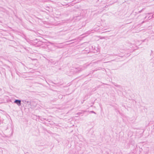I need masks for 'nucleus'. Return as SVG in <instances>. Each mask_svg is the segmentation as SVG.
I'll return each instance as SVG.
<instances>
[{
    "label": "nucleus",
    "mask_w": 154,
    "mask_h": 154,
    "mask_svg": "<svg viewBox=\"0 0 154 154\" xmlns=\"http://www.w3.org/2000/svg\"><path fill=\"white\" fill-rule=\"evenodd\" d=\"M40 120L42 121H43L44 120H46L47 121L48 120L42 117H41V118H40Z\"/></svg>",
    "instance_id": "nucleus-4"
},
{
    "label": "nucleus",
    "mask_w": 154,
    "mask_h": 154,
    "mask_svg": "<svg viewBox=\"0 0 154 154\" xmlns=\"http://www.w3.org/2000/svg\"><path fill=\"white\" fill-rule=\"evenodd\" d=\"M152 15H153V17H154V14H152Z\"/></svg>",
    "instance_id": "nucleus-17"
},
{
    "label": "nucleus",
    "mask_w": 154,
    "mask_h": 154,
    "mask_svg": "<svg viewBox=\"0 0 154 154\" xmlns=\"http://www.w3.org/2000/svg\"><path fill=\"white\" fill-rule=\"evenodd\" d=\"M85 68L84 67H79L77 69V70L78 71H81L85 69Z\"/></svg>",
    "instance_id": "nucleus-2"
},
{
    "label": "nucleus",
    "mask_w": 154,
    "mask_h": 154,
    "mask_svg": "<svg viewBox=\"0 0 154 154\" xmlns=\"http://www.w3.org/2000/svg\"><path fill=\"white\" fill-rule=\"evenodd\" d=\"M147 17H147V16H146L145 17L144 19H146V18H147Z\"/></svg>",
    "instance_id": "nucleus-14"
},
{
    "label": "nucleus",
    "mask_w": 154,
    "mask_h": 154,
    "mask_svg": "<svg viewBox=\"0 0 154 154\" xmlns=\"http://www.w3.org/2000/svg\"><path fill=\"white\" fill-rule=\"evenodd\" d=\"M143 9L142 10H140V11H139L138 13H140L141 12H142V11H143Z\"/></svg>",
    "instance_id": "nucleus-9"
},
{
    "label": "nucleus",
    "mask_w": 154,
    "mask_h": 154,
    "mask_svg": "<svg viewBox=\"0 0 154 154\" xmlns=\"http://www.w3.org/2000/svg\"><path fill=\"white\" fill-rule=\"evenodd\" d=\"M74 40H75V39H73V40H71V41H69V42L74 41Z\"/></svg>",
    "instance_id": "nucleus-15"
},
{
    "label": "nucleus",
    "mask_w": 154,
    "mask_h": 154,
    "mask_svg": "<svg viewBox=\"0 0 154 154\" xmlns=\"http://www.w3.org/2000/svg\"><path fill=\"white\" fill-rule=\"evenodd\" d=\"M150 18H151V17L150 16H149L148 17V19L149 20L150 19H150Z\"/></svg>",
    "instance_id": "nucleus-11"
},
{
    "label": "nucleus",
    "mask_w": 154,
    "mask_h": 154,
    "mask_svg": "<svg viewBox=\"0 0 154 154\" xmlns=\"http://www.w3.org/2000/svg\"><path fill=\"white\" fill-rule=\"evenodd\" d=\"M14 103H16L19 106L21 105V100H20L16 99L14 101Z\"/></svg>",
    "instance_id": "nucleus-1"
},
{
    "label": "nucleus",
    "mask_w": 154,
    "mask_h": 154,
    "mask_svg": "<svg viewBox=\"0 0 154 154\" xmlns=\"http://www.w3.org/2000/svg\"><path fill=\"white\" fill-rule=\"evenodd\" d=\"M115 56H117V55H116V54H115Z\"/></svg>",
    "instance_id": "nucleus-21"
},
{
    "label": "nucleus",
    "mask_w": 154,
    "mask_h": 154,
    "mask_svg": "<svg viewBox=\"0 0 154 154\" xmlns=\"http://www.w3.org/2000/svg\"><path fill=\"white\" fill-rule=\"evenodd\" d=\"M115 85L116 86V87H118V88H119V87H120V85H117V84H116V85Z\"/></svg>",
    "instance_id": "nucleus-7"
},
{
    "label": "nucleus",
    "mask_w": 154,
    "mask_h": 154,
    "mask_svg": "<svg viewBox=\"0 0 154 154\" xmlns=\"http://www.w3.org/2000/svg\"><path fill=\"white\" fill-rule=\"evenodd\" d=\"M56 47L58 48H61L62 47V46H56Z\"/></svg>",
    "instance_id": "nucleus-5"
},
{
    "label": "nucleus",
    "mask_w": 154,
    "mask_h": 154,
    "mask_svg": "<svg viewBox=\"0 0 154 154\" xmlns=\"http://www.w3.org/2000/svg\"><path fill=\"white\" fill-rule=\"evenodd\" d=\"M152 18H154V17H153V15H152V16L151 17V18H150V19H152Z\"/></svg>",
    "instance_id": "nucleus-12"
},
{
    "label": "nucleus",
    "mask_w": 154,
    "mask_h": 154,
    "mask_svg": "<svg viewBox=\"0 0 154 154\" xmlns=\"http://www.w3.org/2000/svg\"><path fill=\"white\" fill-rule=\"evenodd\" d=\"M33 60H37V59H33Z\"/></svg>",
    "instance_id": "nucleus-20"
},
{
    "label": "nucleus",
    "mask_w": 154,
    "mask_h": 154,
    "mask_svg": "<svg viewBox=\"0 0 154 154\" xmlns=\"http://www.w3.org/2000/svg\"><path fill=\"white\" fill-rule=\"evenodd\" d=\"M9 101H10V102H11V100H9Z\"/></svg>",
    "instance_id": "nucleus-19"
},
{
    "label": "nucleus",
    "mask_w": 154,
    "mask_h": 154,
    "mask_svg": "<svg viewBox=\"0 0 154 154\" xmlns=\"http://www.w3.org/2000/svg\"><path fill=\"white\" fill-rule=\"evenodd\" d=\"M152 54H153V51L152 50H151V53L150 55H152Z\"/></svg>",
    "instance_id": "nucleus-10"
},
{
    "label": "nucleus",
    "mask_w": 154,
    "mask_h": 154,
    "mask_svg": "<svg viewBox=\"0 0 154 154\" xmlns=\"http://www.w3.org/2000/svg\"><path fill=\"white\" fill-rule=\"evenodd\" d=\"M51 45H54V43H51Z\"/></svg>",
    "instance_id": "nucleus-16"
},
{
    "label": "nucleus",
    "mask_w": 154,
    "mask_h": 154,
    "mask_svg": "<svg viewBox=\"0 0 154 154\" xmlns=\"http://www.w3.org/2000/svg\"><path fill=\"white\" fill-rule=\"evenodd\" d=\"M90 112L91 113H93L94 114H96L95 112L93 111H91Z\"/></svg>",
    "instance_id": "nucleus-8"
},
{
    "label": "nucleus",
    "mask_w": 154,
    "mask_h": 154,
    "mask_svg": "<svg viewBox=\"0 0 154 154\" xmlns=\"http://www.w3.org/2000/svg\"><path fill=\"white\" fill-rule=\"evenodd\" d=\"M22 101L24 103H28L29 104H30L31 103L30 101H27L26 100H22Z\"/></svg>",
    "instance_id": "nucleus-3"
},
{
    "label": "nucleus",
    "mask_w": 154,
    "mask_h": 154,
    "mask_svg": "<svg viewBox=\"0 0 154 154\" xmlns=\"http://www.w3.org/2000/svg\"><path fill=\"white\" fill-rule=\"evenodd\" d=\"M152 14V13H148L147 14Z\"/></svg>",
    "instance_id": "nucleus-13"
},
{
    "label": "nucleus",
    "mask_w": 154,
    "mask_h": 154,
    "mask_svg": "<svg viewBox=\"0 0 154 154\" xmlns=\"http://www.w3.org/2000/svg\"><path fill=\"white\" fill-rule=\"evenodd\" d=\"M82 113L81 112H79L78 113H77L76 115H81V114Z\"/></svg>",
    "instance_id": "nucleus-6"
},
{
    "label": "nucleus",
    "mask_w": 154,
    "mask_h": 154,
    "mask_svg": "<svg viewBox=\"0 0 154 154\" xmlns=\"http://www.w3.org/2000/svg\"><path fill=\"white\" fill-rule=\"evenodd\" d=\"M144 22V21H143L142 22V23H143Z\"/></svg>",
    "instance_id": "nucleus-18"
}]
</instances>
